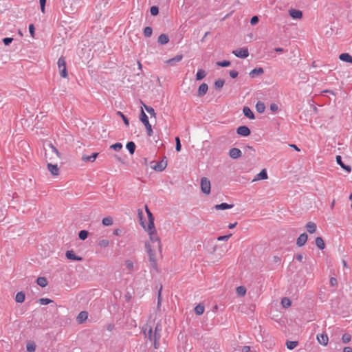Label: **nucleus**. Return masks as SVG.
Returning <instances> with one entry per match:
<instances>
[{
    "instance_id": "obj_1",
    "label": "nucleus",
    "mask_w": 352,
    "mask_h": 352,
    "mask_svg": "<svg viewBox=\"0 0 352 352\" xmlns=\"http://www.w3.org/2000/svg\"><path fill=\"white\" fill-rule=\"evenodd\" d=\"M138 217L140 221L141 226L148 232L151 241L153 243H157V246L160 250H161V243L159 236L157 234L156 229L155 226L153 228L149 229L148 227L146 228L144 222L142 221L143 212L141 209L138 210Z\"/></svg>"
},
{
    "instance_id": "obj_2",
    "label": "nucleus",
    "mask_w": 352,
    "mask_h": 352,
    "mask_svg": "<svg viewBox=\"0 0 352 352\" xmlns=\"http://www.w3.org/2000/svg\"><path fill=\"white\" fill-rule=\"evenodd\" d=\"M140 119L146 127L148 136L151 137L153 135L152 126H151V124L149 123L148 116L144 113L143 109L141 110V113L140 115Z\"/></svg>"
},
{
    "instance_id": "obj_3",
    "label": "nucleus",
    "mask_w": 352,
    "mask_h": 352,
    "mask_svg": "<svg viewBox=\"0 0 352 352\" xmlns=\"http://www.w3.org/2000/svg\"><path fill=\"white\" fill-rule=\"evenodd\" d=\"M145 248L147 250V252L149 256V261L151 263V266L152 268H153L155 270H157V261L155 258V251L151 248V245L146 243Z\"/></svg>"
},
{
    "instance_id": "obj_4",
    "label": "nucleus",
    "mask_w": 352,
    "mask_h": 352,
    "mask_svg": "<svg viewBox=\"0 0 352 352\" xmlns=\"http://www.w3.org/2000/svg\"><path fill=\"white\" fill-rule=\"evenodd\" d=\"M48 146L51 148L52 155L49 157L50 153L45 152V157L46 161H54L55 158H60V153L52 143H49Z\"/></svg>"
},
{
    "instance_id": "obj_5",
    "label": "nucleus",
    "mask_w": 352,
    "mask_h": 352,
    "mask_svg": "<svg viewBox=\"0 0 352 352\" xmlns=\"http://www.w3.org/2000/svg\"><path fill=\"white\" fill-rule=\"evenodd\" d=\"M201 189L203 193L208 195L210 192V182L206 177L201 179Z\"/></svg>"
},
{
    "instance_id": "obj_6",
    "label": "nucleus",
    "mask_w": 352,
    "mask_h": 352,
    "mask_svg": "<svg viewBox=\"0 0 352 352\" xmlns=\"http://www.w3.org/2000/svg\"><path fill=\"white\" fill-rule=\"evenodd\" d=\"M151 166L156 171L161 172L164 170L167 166L166 157H164V159H162L161 161L155 163L154 165H151Z\"/></svg>"
},
{
    "instance_id": "obj_7",
    "label": "nucleus",
    "mask_w": 352,
    "mask_h": 352,
    "mask_svg": "<svg viewBox=\"0 0 352 352\" xmlns=\"http://www.w3.org/2000/svg\"><path fill=\"white\" fill-rule=\"evenodd\" d=\"M232 53L239 58H245L249 56V52L247 47L239 48L234 50Z\"/></svg>"
},
{
    "instance_id": "obj_8",
    "label": "nucleus",
    "mask_w": 352,
    "mask_h": 352,
    "mask_svg": "<svg viewBox=\"0 0 352 352\" xmlns=\"http://www.w3.org/2000/svg\"><path fill=\"white\" fill-rule=\"evenodd\" d=\"M236 133L243 137L250 135V129L247 126H240L236 129Z\"/></svg>"
},
{
    "instance_id": "obj_9",
    "label": "nucleus",
    "mask_w": 352,
    "mask_h": 352,
    "mask_svg": "<svg viewBox=\"0 0 352 352\" xmlns=\"http://www.w3.org/2000/svg\"><path fill=\"white\" fill-rule=\"evenodd\" d=\"M183 58L182 54H177L175 57L170 58L166 61V63L170 66H175L177 63L181 61Z\"/></svg>"
},
{
    "instance_id": "obj_10",
    "label": "nucleus",
    "mask_w": 352,
    "mask_h": 352,
    "mask_svg": "<svg viewBox=\"0 0 352 352\" xmlns=\"http://www.w3.org/2000/svg\"><path fill=\"white\" fill-rule=\"evenodd\" d=\"M316 339L318 342L323 346H327L329 342V338L326 333L318 334Z\"/></svg>"
},
{
    "instance_id": "obj_11",
    "label": "nucleus",
    "mask_w": 352,
    "mask_h": 352,
    "mask_svg": "<svg viewBox=\"0 0 352 352\" xmlns=\"http://www.w3.org/2000/svg\"><path fill=\"white\" fill-rule=\"evenodd\" d=\"M289 14L294 19H300L302 17V12L299 10L290 9L289 10Z\"/></svg>"
},
{
    "instance_id": "obj_12",
    "label": "nucleus",
    "mask_w": 352,
    "mask_h": 352,
    "mask_svg": "<svg viewBox=\"0 0 352 352\" xmlns=\"http://www.w3.org/2000/svg\"><path fill=\"white\" fill-rule=\"evenodd\" d=\"M242 155L240 149L237 148H232L229 151V155L232 159H238Z\"/></svg>"
},
{
    "instance_id": "obj_13",
    "label": "nucleus",
    "mask_w": 352,
    "mask_h": 352,
    "mask_svg": "<svg viewBox=\"0 0 352 352\" xmlns=\"http://www.w3.org/2000/svg\"><path fill=\"white\" fill-rule=\"evenodd\" d=\"M307 234L306 233L301 234L296 240V245L298 247L303 246L307 241Z\"/></svg>"
},
{
    "instance_id": "obj_14",
    "label": "nucleus",
    "mask_w": 352,
    "mask_h": 352,
    "mask_svg": "<svg viewBox=\"0 0 352 352\" xmlns=\"http://www.w3.org/2000/svg\"><path fill=\"white\" fill-rule=\"evenodd\" d=\"M66 257L69 260L81 261L82 258L78 256H76L73 250H68L66 252Z\"/></svg>"
},
{
    "instance_id": "obj_15",
    "label": "nucleus",
    "mask_w": 352,
    "mask_h": 352,
    "mask_svg": "<svg viewBox=\"0 0 352 352\" xmlns=\"http://www.w3.org/2000/svg\"><path fill=\"white\" fill-rule=\"evenodd\" d=\"M47 169L54 176L58 175L59 173V168L56 164L47 163Z\"/></svg>"
},
{
    "instance_id": "obj_16",
    "label": "nucleus",
    "mask_w": 352,
    "mask_h": 352,
    "mask_svg": "<svg viewBox=\"0 0 352 352\" xmlns=\"http://www.w3.org/2000/svg\"><path fill=\"white\" fill-rule=\"evenodd\" d=\"M208 86L206 83L204 82L202 84H201L198 88V91H197V95L198 96H204L207 91H208Z\"/></svg>"
},
{
    "instance_id": "obj_17",
    "label": "nucleus",
    "mask_w": 352,
    "mask_h": 352,
    "mask_svg": "<svg viewBox=\"0 0 352 352\" xmlns=\"http://www.w3.org/2000/svg\"><path fill=\"white\" fill-rule=\"evenodd\" d=\"M336 162L338 164H339L344 170H346L348 173H350L351 171V168L349 165H345L342 160V157L340 155H337L336 157Z\"/></svg>"
},
{
    "instance_id": "obj_18",
    "label": "nucleus",
    "mask_w": 352,
    "mask_h": 352,
    "mask_svg": "<svg viewBox=\"0 0 352 352\" xmlns=\"http://www.w3.org/2000/svg\"><path fill=\"white\" fill-rule=\"evenodd\" d=\"M88 317V313L85 311H80L76 317V320L79 324L83 323Z\"/></svg>"
},
{
    "instance_id": "obj_19",
    "label": "nucleus",
    "mask_w": 352,
    "mask_h": 352,
    "mask_svg": "<svg viewBox=\"0 0 352 352\" xmlns=\"http://www.w3.org/2000/svg\"><path fill=\"white\" fill-rule=\"evenodd\" d=\"M234 206L233 204H228L227 203H221L220 204H217L214 206V208L217 210H227L232 208Z\"/></svg>"
},
{
    "instance_id": "obj_20",
    "label": "nucleus",
    "mask_w": 352,
    "mask_h": 352,
    "mask_svg": "<svg viewBox=\"0 0 352 352\" xmlns=\"http://www.w3.org/2000/svg\"><path fill=\"white\" fill-rule=\"evenodd\" d=\"M169 41V37L166 34H162L159 36L157 42L160 45H166Z\"/></svg>"
},
{
    "instance_id": "obj_21",
    "label": "nucleus",
    "mask_w": 352,
    "mask_h": 352,
    "mask_svg": "<svg viewBox=\"0 0 352 352\" xmlns=\"http://www.w3.org/2000/svg\"><path fill=\"white\" fill-rule=\"evenodd\" d=\"M267 179V173L265 169H263L258 174L255 176V178L252 180L253 182L256 180L266 179Z\"/></svg>"
},
{
    "instance_id": "obj_22",
    "label": "nucleus",
    "mask_w": 352,
    "mask_h": 352,
    "mask_svg": "<svg viewBox=\"0 0 352 352\" xmlns=\"http://www.w3.org/2000/svg\"><path fill=\"white\" fill-rule=\"evenodd\" d=\"M339 58L344 62L352 63V56L348 53H342L340 54Z\"/></svg>"
},
{
    "instance_id": "obj_23",
    "label": "nucleus",
    "mask_w": 352,
    "mask_h": 352,
    "mask_svg": "<svg viewBox=\"0 0 352 352\" xmlns=\"http://www.w3.org/2000/svg\"><path fill=\"white\" fill-rule=\"evenodd\" d=\"M244 116L249 119H254V114L248 107H244L243 109Z\"/></svg>"
},
{
    "instance_id": "obj_24",
    "label": "nucleus",
    "mask_w": 352,
    "mask_h": 352,
    "mask_svg": "<svg viewBox=\"0 0 352 352\" xmlns=\"http://www.w3.org/2000/svg\"><path fill=\"white\" fill-rule=\"evenodd\" d=\"M263 73H264L263 69L262 67H258V68H255V69H252L250 72V76L252 78H254L256 76H259V75L263 74Z\"/></svg>"
},
{
    "instance_id": "obj_25",
    "label": "nucleus",
    "mask_w": 352,
    "mask_h": 352,
    "mask_svg": "<svg viewBox=\"0 0 352 352\" xmlns=\"http://www.w3.org/2000/svg\"><path fill=\"white\" fill-rule=\"evenodd\" d=\"M306 228L309 233H314L316 230V224L314 222L309 221L307 223Z\"/></svg>"
},
{
    "instance_id": "obj_26",
    "label": "nucleus",
    "mask_w": 352,
    "mask_h": 352,
    "mask_svg": "<svg viewBox=\"0 0 352 352\" xmlns=\"http://www.w3.org/2000/svg\"><path fill=\"white\" fill-rule=\"evenodd\" d=\"M147 216L148 219V227L151 229L155 226L154 225V217L151 211H147Z\"/></svg>"
},
{
    "instance_id": "obj_27",
    "label": "nucleus",
    "mask_w": 352,
    "mask_h": 352,
    "mask_svg": "<svg viewBox=\"0 0 352 352\" xmlns=\"http://www.w3.org/2000/svg\"><path fill=\"white\" fill-rule=\"evenodd\" d=\"M315 242H316V245L320 249V250H323L325 247V245H324V242L322 239V237L320 236H318L316 238V240H315Z\"/></svg>"
},
{
    "instance_id": "obj_28",
    "label": "nucleus",
    "mask_w": 352,
    "mask_h": 352,
    "mask_svg": "<svg viewBox=\"0 0 352 352\" xmlns=\"http://www.w3.org/2000/svg\"><path fill=\"white\" fill-rule=\"evenodd\" d=\"M126 148L128 149L130 154L133 155L135 151L136 146L132 141L127 142Z\"/></svg>"
},
{
    "instance_id": "obj_29",
    "label": "nucleus",
    "mask_w": 352,
    "mask_h": 352,
    "mask_svg": "<svg viewBox=\"0 0 352 352\" xmlns=\"http://www.w3.org/2000/svg\"><path fill=\"white\" fill-rule=\"evenodd\" d=\"M142 103L143 104L144 109L150 114L151 117L155 118L156 113L155 112L154 109L150 106H148V105L144 104L142 102Z\"/></svg>"
},
{
    "instance_id": "obj_30",
    "label": "nucleus",
    "mask_w": 352,
    "mask_h": 352,
    "mask_svg": "<svg viewBox=\"0 0 352 352\" xmlns=\"http://www.w3.org/2000/svg\"><path fill=\"white\" fill-rule=\"evenodd\" d=\"M25 295L23 292H19L16 294L15 300L19 303H22L25 300Z\"/></svg>"
},
{
    "instance_id": "obj_31",
    "label": "nucleus",
    "mask_w": 352,
    "mask_h": 352,
    "mask_svg": "<svg viewBox=\"0 0 352 352\" xmlns=\"http://www.w3.org/2000/svg\"><path fill=\"white\" fill-rule=\"evenodd\" d=\"M36 283L39 286H41L42 287H45L47 285V280L45 277H38L36 279Z\"/></svg>"
},
{
    "instance_id": "obj_32",
    "label": "nucleus",
    "mask_w": 352,
    "mask_h": 352,
    "mask_svg": "<svg viewBox=\"0 0 352 352\" xmlns=\"http://www.w3.org/2000/svg\"><path fill=\"white\" fill-rule=\"evenodd\" d=\"M256 109L260 113H263L265 109V104L260 101L258 102L256 104Z\"/></svg>"
},
{
    "instance_id": "obj_33",
    "label": "nucleus",
    "mask_w": 352,
    "mask_h": 352,
    "mask_svg": "<svg viewBox=\"0 0 352 352\" xmlns=\"http://www.w3.org/2000/svg\"><path fill=\"white\" fill-rule=\"evenodd\" d=\"M206 76V72L204 69H199L196 74V80H201Z\"/></svg>"
},
{
    "instance_id": "obj_34",
    "label": "nucleus",
    "mask_w": 352,
    "mask_h": 352,
    "mask_svg": "<svg viewBox=\"0 0 352 352\" xmlns=\"http://www.w3.org/2000/svg\"><path fill=\"white\" fill-rule=\"evenodd\" d=\"M195 312L197 315H201L204 312V306L199 304L195 307Z\"/></svg>"
},
{
    "instance_id": "obj_35",
    "label": "nucleus",
    "mask_w": 352,
    "mask_h": 352,
    "mask_svg": "<svg viewBox=\"0 0 352 352\" xmlns=\"http://www.w3.org/2000/svg\"><path fill=\"white\" fill-rule=\"evenodd\" d=\"M147 330V327H144L143 331L145 334V336L148 338L151 341L153 340V329L151 327H149L148 330V333H146V331Z\"/></svg>"
},
{
    "instance_id": "obj_36",
    "label": "nucleus",
    "mask_w": 352,
    "mask_h": 352,
    "mask_svg": "<svg viewBox=\"0 0 352 352\" xmlns=\"http://www.w3.org/2000/svg\"><path fill=\"white\" fill-rule=\"evenodd\" d=\"M57 64L59 69L66 67V61L65 57L60 56L58 60Z\"/></svg>"
},
{
    "instance_id": "obj_37",
    "label": "nucleus",
    "mask_w": 352,
    "mask_h": 352,
    "mask_svg": "<svg viewBox=\"0 0 352 352\" xmlns=\"http://www.w3.org/2000/svg\"><path fill=\"white\" fill-rule=\"evenodd\" d=\"M26 349L28 352H34L36 349V344L34 342H29L26 345Z\"/></svg>"
},
{
    "instance_id": "obj_38",
    "label": "nucleus",
    "mask_w": 352,
    "mask_h": 352,
    "mask_svg": "<svg viewBox=\"0 0 352 352\" xmlns=\"http://www.w3.org/2000/svg\"><path fill=\"white\" fill-rule=\"evenodd\" d=\"M236 293L240 296H243L246 293V288L244 286H239L236 287Z\"/></svg>"
},
{
    "instance_id": "obj_39",
    "label": "nucleus",
    "mask_w": 352,
    "mask_h": 352,
    "mask_svg": "<svg viewBox=\"0 0 352 352\" xmlns=\"http://www.w3.org/2000/svg\"><path fill=\"white\" fill-rule=\"evenodd\" d=\"M281 304L284 308H288L291 306L292 302L288 298H283L281 300Z\"/></svg>"
},
{
    "instance_id": "obj_40",
    "label": "nucleus",
    "mask_w": 352,
    "mask_h": 352,
    "mask_svg": "<svg viewBox=\"0 0 352 352\" xmlns=\"http://www.w3.org/2000/svg\"><path fill=\"white\" fill-rule=\"evenodd\" d=\"M225 83L224 80L218 79L214 82V87L217 89H221Z\"/></svg>"
},
{
    "instance_id": "obj_41",
    "label": "nucleus",
    "mask_w": 352,
    "mask_h": 352,
    "mask_svg": "<svg viewBox=\"0 0 352 352\" xmlns=\"http://www.w3.org/2000/svg\"><path fill=\"white\" fill-rule=\"evenodd\" d=\"M89 232L85 230H80L78 233V237L80 240H85L88 236Z\"/></svg>"
},
{
    "instance_id": "obj_42",
    "label": "nucleus",
    "mask_w": 352,
    "mask_h": 352,
    "mask_svg": "<svg viewBox=\"0 0 352 352\" xmlns=\"http://www.w3.org/2000/svg\"><path fill=\"white\" fill-rule=\"evenodd\" d=\"M102 223L105 226H111L113 223V219L110 217H104L103 218Z\"/></svg>"
},
{
    "instance_id": "obj_43",
    "label": "nucleus",
    "mask_w": 352,
    "mask_h": 352,
    "mask_svg": "<svg viewBox=\"0 0 352 352\" xmlns=\"http://www.w3.org/2000/svg\"><path fill=\"white\" fill-rule=\"evenodd\" d=\"M297 341H287L286 346L289 349H294L298 345Z\"/></svg>"
},
{
    "instance_id": "obj_44",
    "label": "nucleus",
    "mask_w": 352,
    "mask_h": 352,
    "mask_svg": "<svg viewBox=\"0 0 352 352\" xmlns=\"http://www.w3.org/2000/svg\"><path fill=\"white\" fill-rule=\"evenodd\" d=\"M351 340V336L349 333H344L342 337V340L343 343L346 344L349 343Z\"/></svg>"
},
{
    "instance_id": "obj_45",
    "label": "nucleus",
    "mask_w": 352,
    "mask_h": 352,
    "mask_svg": "<svg viewBox=\"0 0 352 352\" xmlns=\"http://www.w3.org/2000/svg\"><path fill=\"white\" fill-rule=\"evenodd\" d=\"M152 33H153V30L151 27L148 26L144 29V35L146 37H150L152 35Z\"/></svg>"
},
{
    "instance_id": "obj_46",
    "label": "nucleus",
    "mask_w": 352,
    "mask_h": 352,
    "mask_svg": "<svg viewBox=\"0 0 352 352\" xmlns=\"http://www.w3.org/2000/svg\"><path fill=\"white\" fill-rule=\"evenodd\" d=\"M117 114L119 115L122 118V120H123L124 124L126 126H129V119L120 111H118Z\"/></svg>"
},
{
    "instance_id": "obj_47",
    "label": "nucleus",
    "mask_w": 352,
    "mask_h": 352,
    "mask_svg": "<svg viewBox=\"0 0 352 352\" xmlns=\"http://www.w3.org/2000/svg\"><path fill=\"white\" fill-rule=\"evenodd\" d=\"M111 148L113 149L114 151H119L122 149V144L120 142H117L114 144H112L111 146H110Z\"/></svg>"
},
{
    "instance_id": "obj_48",
    "label": "nucleus",
    "mask_w": 352,
    "mask_h": 352,
    "mask_svg": "<svg viewBox=\"0 0 352 352\" xmlns=\"http://www.w3.org/2000/svg\"><path fill=\"white\" fill-rule=\"evenodd\" d=\"M160 337H161V336L157 335L155 336V338H153V346L155 349H157L159 348V346H160L159 340L160 339Z\"/></svg>"
},
{
    "instance_id": "obj_49",
    "label": "nucleus",
    "mask_w": 352,
    "mask_h": 352,
    "mask_svg": "<svg viewBox=\"0 0 352 352\" xmlns=\"http://www.w3.org/2000/svg\"><path fill=\"white\" fill-rule=\"evenodd\" d=\"M150 12L152 16H156L159 13V8L156 6H153L151 8Z\"/></svg>"
},
{
    "instance_id": "obj_50",
    "label": "nucleus",
    "mask_w": 352,
    "mask_h": 352,
    "mask_svg": "<svg viewBox=\"0 0 352 352\" xmlns=\"http://www.w3.org/2000/svg\"><path fill=\"white\" fill-rule=\"evenodd\" d=\"M230 64L231 63L229 60H223V61L217 62V65L220 67H228L230 65Z\"/></svg>"
},
{
    "instance_id": "obj_51",
    "label": "nucleus",
    "mask_w": 352,
    "mask_h": 352,
    "mask_svg": "<svg viewBox=\"0 0 352 352\" xmlns=\"http://www.w3.org/2000/svg\"><path fill=\"white\" fill-rule=\"evenodd\" d=\"M175 142H176L175 150L177 152H179L182 149V145H181L180 139L179 137L175 138Z\"/></svg>"
},
{
    "instance_id": "obj_52",
    "label": "nucleus",
    "mask_w": 352,
    "mask_h": 352,
    "mask_svg": "<svg viewBox=\"0 0 352 352\" xmlns=\"http://www.w3.org/2000/svg\"><path fill=\"white\" fill-rule=\"evenodd\" d=\"M109 244V241L107 239H102L98 242V245L100 247H107Z\"/></svg>"
},
{
    "instance_id": "obj_53",
    "label": "nucleus",
    "mask_w": 352,
    "mask_h": 352,
    "mask_svg": "<svg viewBox=\"0 0 352 352\" xmlns=\"http://www.w3.org/2000/svg\"><path fill=\"white\" fill-rule=\"evenodd\" d=\"M38 302H40L41 305H48L50 304V302H52V300L49 299V298H40L38 300Z\"/></svg>"
},
{
    "instance_id": "obj_54",
    "label": "nucleus",
    "mask_w": 352,
    "mask_h": 352,
    "mask_svg": "<svg viewBox=\"0 0 352 352\" xmlns=\"http://www.w3.org/2000/svg\"><path fill=\"white\" fill-rule=\"evenodd\" d=\"M125 265H126V268L129 270H130V271L133 270V262L131 261L126 260L125 261Z\"/></svg>"
},
{
    "instance_id": "obj_55",
    "label": "nucleus",
    "mask_w": 352,
    "mask_h": 352,
    "mask_svg": "<svg viewBox=\"0 0 352 352\" xmlns=\"http://www.w3.org/2000/svg\"><path fill=\"white\" fill-rule=\"evenodd\" d=\"M92 155H83L82 156V160L84 161V162H94L95 161L94 160L92 159Z\"/></svg>"
},
{
    "instance_id": "obj_56",
    "label": "nucleus",
    "mask_w": 352,
    "mask_h": 352,
    "mask_svg": "<svg viewBox=\"0 0 352 352\" xmlns=\"http://www.w3.org/2000/svg\"><path fill=\"white\" fill-rule=\"evenodd\" d=\"M259 21V19L258 16H253L250 19V24L252 25H254L257 24Z\"/></svg>"
},
{
    "instance_id": "obj_57",
    "label": "nucleus",
    "mask_w": 352,
    "mask_h": 352,
    "mask_svg": "<svg viewBox=\"0 0 352 352\" xmlns=\"http://www.w3.org/2000/svg\"><path fill=\"white\" fill-rule=\"evenodd\" d=\"M162 289V286H160V288L158 292V296H157V307H160L162 302V296H161V292Z\"/></svg>"
},
{
    "instance_id": "obj_58",
    "label": "nucleus",
    "mask_w": 352,
    "mask_h": 352,
    "mask_svg": "<svg viewBox=\"0 0 352 352\" xmlns=\"http://www.w3.org/2000/svg\"><path fill=\"white\" fill-rule=\"evenodd\" d=\"M60 75L63 78H66L67 76V71L66 67L60 69Z\"/></svg>"
},
{
    "instance_id": "obj_59",
    "label": "nucleus",
    "mask_w": 352,
    "mask_h": 352,
    "mask_svg": "<svg viewBox=\"0 0 352 352\" xmlns=\"http://www.w3.org/2000/svg\"><path fill=\"white\" fill-rule=\"evenodd\" d=\"M13 41L12 38L10 37H6L3 39V43L5 45H9L12 41Z\"/></svg>"
},
{
    "instance_id": "obj_60",
    "label": "nucleus",
    "mask_w": 352,
    "mask_h": 352,
    "mask_svg": "<svg viewBox=\"0 0 352 352\" xmlns=\"http://www.w3.org/2000/svg\"><path fill=\"white\" fill-rule=\"evenodd\" d=\"M232 236V234H228V235H223V236H219L217 238L218 241H227L228 239Z\"/></svg>"
},
{
    "instance_id": "obj_61",
    "label": "nucleus",
    "mask_w": 352,
    "mask_h": 352,
    "mask_svg": "<svg viewBox=\"0 0 352 352\" xmlns=\"http://www.w3.org/2000/svg\"><path fill=\"white\" fill-rule=\"evenodd\" d=\"M229 74L231 78H235L238 76L239 73H238V72H236L235 70H231V71H230Z\"/></svg>"
},
{
    "instance_id": "obj_62",
    "label": "nucleus",
    "mask_w": 352,
    "mask_h": 352,
    "mask_svg": "<svg viewBox=\"0 0 352 352\" xmlns=\"http://www.w3.org/2000/svg\"><path fill=\"white\" fill-rule=\"evenodd\" d=\"M270 110L272 111H273V112L276 111L278 110V105L276 104H275V103H272L270 104Z\"/></svg>"
},
{
    "instance_id": "obj_63",
    "label": "nucleus",
    "mask_w": 352,
    "mask_h": 352,
    "mask_svg": "<svg viewBox=\"0 0 352 352\" xmlns=\"http://www.w3.org/2000/svg\"><path fill=\"white\" fill-rule=\"evenodd\" d=\"M34 26L33 24L29 25V32L32 37L34 36Z\"/></svg>"
},
{
    "instance_id": "obj_64",
    "label": "nucleus",
    "mask_w": 352,
    "mask_h": 352,
    "mask_svg": "<svg viewBox=\"0 0 352 352\" xmlns=\"http://www.w3.org/2000/svg\"><path fill=\"white\" fill-rule=\"evenodd\" d=\"M329 282H330V285L331 286H335V285H336L338 284L337 279L336 278H334V277H331L330 278V281Z\"/></svg>"
}]
</instances>
